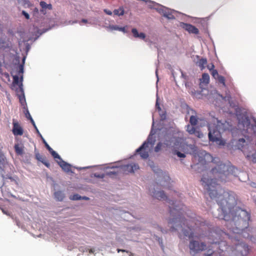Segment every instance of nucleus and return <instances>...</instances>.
<instances>
[{
  "label": "nucleus",
  "mask_w": 256,
  "mask_h": 256,
  "mask_svg": "<svg viewBox=\"0 0 256 256\" xmlns=\"http://www.w3.org/2000/svg\"><path fill=\"white\" fill-rule=\"evenodd\" d=\"M202 185L207 191L212 199L216 198V202L220 208L214 209L212 213L214 218L224 220L226 226L232 232L236 234L231 238L233 245L228 246L226 241L220 238L226 234L223 231L219 233L211 231L208 238L212 240L210 243L218 244V248L222 252H226L228 254L231 252L230 256H248L250 248L248 245L239 238L243 237L252 240V236L248 233L250 229L248 228V221L250 220V214L244 210L236 207L237 198L236 194L232 192H225L220 188L215 180L203 176L201 179Z\"/></svg>",
  "instance_id": "obj_1"
},
{
  "label": "nucleus",
  "mask_w": 256,
  "mask_h": 256,
  "mask_svg": "<svg viewBox=\"0 0 256 256\" xmlns=\"http://www.w3.org/2000/svg\"><path fill=\"white\" fill-rule=\"evenodd\" d=\"M170 206V218L168 222L170 231L174 232L177 231L179 234V237L184 236L192 238L194 236V231L199 226H201L202 222L194 218L188 220L182 216L183 210L182 206L176 204L172 200H169Z\"/></svg>",
  "instance_id": "obj_2"
},
{
  "label": "nucleus",
  "mask_w": 256,
  "mask_h": 256,
  "mask_svg": "<svg viewBox=\"0 0 256 256\" xmlns=\"http://www.w3.org/2000/svg\"><path fill=\"white\" fill-rule=\"evenodd\" d=\"M236 170V168L232 166L220 162L212 169L210 173L216 179L221 182H226L230 176L234 175Z\"/></svg>",
  "instance_id": "obj_3"
},
{
  "label": "nucleus",
  "mask_w": 256,
  "mask_h": 256,
  "mask_svg": "<svg viewBox=\"0 0 256 256\" xmlns=\"http://www.w3.org/2000/svg\"><path fill=\"white\" fill-rule=\"evenodd\" d=\"M217 125L215 126L214 124H208V138L210 141L216 142V144L219 146H224L226 142L222 138L220 134V130H223L220 126V124H222L216 120Z\"/></svg>",
  "instance_id": "obj_4"
},
{
  "label": "nucleus",
  "mask_w": 256,
  "mask_h": 256,
  "mask_svg": "<svg viewBox=\"0 0 256 256\" xmlns=\"http://www.w3.org/2000/svg\"><path fill=\"white\" fill-rule=\"evenodd\" d=\"M189 248L190 254L193 256H196L197 254L206 250H207V253L204 254L203 256H212L214 254V251L212 248H210V246L207 247L205 242H200L198 240H190Z\"/></svg>",
  "instance_id": "obj_5"
},
{
  "label": "nucleus",
  "mask_w": 256,
  "mask_h": 256,
  "mask_svg": "<svg viewBox=\"0 0 256 256\" xmlns=\"http://www.w3.org/2000/svg\"><path fill=\"white\" fill-rule=\"evenodd\" d=\"M154 144V142L152 138L148 136L147 141L144 142L143 144L136 150V152H140V154L142 158L146 159L149 156V145L150 144L151 146H152Z\"/></svg>",
  "instance_id": "obj_6"
},
{
  "label": "nucleus",
  "mask_w": 256,
  "mask_h": 256,
  "mask_svg": "<svg viewBox=\"0 0 256 256\" xmlns=\"http://www.w3.org/2000/svg\"><path fill=\"white\" fill-rule=\"evenodd\" d=\"M12 124V132L14 136H22L24 134V130L20 124L16 120H13Z\"/></svg>",
  "instance_id": "obj_7"
},
{
  "label": "nucleus",
  "mask_w": 256,
  "mask_h": 256,
  "mask_svg": "<svg viewBox=\"0 0 256 256\" xmlns=\"http://www.w3.org/2000/svg\"><path fill=\"white\" fill-rule=\"evenodd\" d=\"M122 170L126 173L134 172V170L139 169V166L138 164L132 163L122 166Z\"/></svg>",
  "instance_id": "obj_8"
},
{
  "label": "nucleus",
  "mask_w": 256,
  "mask_h": 256,
  "mask_svg": "<svg viewBox=\"0 0 256 256\" xmlns=\"http://www.w3.org/2000/svg\"><path fill=\"white\" fill-rule=\"evenodd\" d=\"M150 192L152 196L154 198L158 200H164L165 199L167 198V197L166 196L164 191H156L154 190V188L152 190H150Z\"/></svg>",
  "instance_id": "obj_9"
},
{
  "label": "nucleus",
  "mask_w": 256,
  "mask_h": 256,
  "mask_svg": "<svg viewBox=\"0 0 256 256\" xmlns=\"http://www.w3.org/2000/svg\"><path fill=\"white\" fill-rule=\"evenodd\" d=\"M34 154L35 158L38 160L42 162L48 168H50V164L44 156L41 155L38 151L35 150Z\"/></svg>",
  "instance_id": "obj_10"
},
{
  "label": "nucleus",
  "mask_w": 256,
  "mask_h": 256,
  "mask_svg": "<svg viewBox=\"0 0 256 256\" xmlns=\"http://www.w3.org/2000/svg\"><path fill=\"white\" fill-rule=\"evenodd\" d=\"M183 28L190 34H197L199 33V30L196 26L188 24H183Z\"/></svg>",
  "instance_id": "obj_11"
},
{
  "label": "nucleus",
  "mask_w": 256,
  "mask_h": 256,
  "mask_svg": "<svg viewBox=\"0 0 256 256\" xmlns=\"http://www.w3.org/2000/svg\"><path fill=\"white\" fill-rule=\"evenodd\" d=\"M56 162L64 172H69L71 170L70 164L66 162L62 159L60 161L56 160Z\"/></svg>",
  "instance_id": "obj_12"
},
{
  "label": "nucleus",
  "mask_w": 256,
  "mask_h": 256,
  "mask_svg": "<svg viewBox=\"0 0 256 256\" xmlns=\"http://www.w3.org/2000/svg\"><path fill=\"white\" fill-rule=\"evenodd\" d=\"M171 145V142L170 140H166L163 144L161 142H158L156 146L154 148V151L156 152H158L162 147L163 146L164 147H168Z\"/></svg>",
  "instance_id": "obj_13"
},
{
  "label": "nucleus",
  "mask_w": 256,
  "mask_h": 256,
  "mask_svg": "<svg viewBox=\"0 0 256 256\" xmlns=\"http://www.w3.org/2000/svg\"><path fill=\"white\" fill-rule=\"evenodd\" d=\"M6 163V158L2 150L0 149V169H2Z\"/></svg>",
  "instance_id": "obj_14"
},
{
  "label": "nucleus",
  "mask_w": 256,
  "mask_h": 256,
  "mask_svg": "<svg viewBox=\"0 0 256 256\" xmlns=\"http://www.w3.org/2000/svg\"><path fill=\"white\" fill-rule=\"evenodd\" d=\"M16 153L18 155L22 156L24 153V146L22 145L16 144L14 146Z\"/></svg>",
  "instance_id": "obj_15"
},
{
  "label": "nucleus",
  "mask_w": 256,
  "mask_h": 256,
  "mask_svg": "<svg viewBox=\"0 0 256 256\" xmlns=\"http://www.w3.org/2000/svg\"><path fill=\"white\" fill-rule=\"evenodd\" d=\"M132 32L134 38H138L142 40H144L146 38V34L143 32L138 33V30L134 28L132 30Z\"/></svg>",
  "instance_id": "obj_16"
},
{
  "label": "nucleus",
  "mask_w": 256,
  "mask_h": 256,
  "mask_svg": "<svg viewBox=\"0 0 256 256\" xmlns=\"http://www.w3.org/2000/svg\"><path fill=\"white\" fill-rule=\"evenodd\" d=\"M196 64L201 70H203L207 64V60L206 58H201L197 62Z\"/></svg>",
  "instance_id": "obj_17"
},
{
  "label": "nucleus",
  "mask_w": 256,
  "mask_h": 256,
  "mask_svg": "<svg viewBox=\"0 0 256 256\" xmlns=\"http://www.w3.org/2000/svg\"><path fill=\"white\" fill-rule=\"evenodd\" d=\"M200 84H208L210 82V76L208 74L204 73L202 74V77L200 79Z\"/></svg>",
  "instance_id": "obj_18"
},
{
  "label": "nucleus",
  "mask_w": 256,
  "mask_h": 256,
  "mask_svg": "<svg viewBox=\"0 0 256 256\" xmlns=\"http://www.w3.org/2000/svg\"><path fill=\"white\" fill-rule=\"evenodd\" d=\"M54 196L55 198L58 201H62L64 198V194L61 191H57L55 192L54 194Z\"/></svg>",
  "instance_id": "obj_19"
},
{
  "label": "nucleus",
  "mask_w": 256,
  "mask_h": 256,
  "mask_svg": "<svg viewBox=\"0 0 256 256\" xmlns=\"http://www.w3.org/2000/svg\"><path fill=\"white\" fill-rule=\"evenodd\" d=\"M25 60H26V57L24 56L22 60V64H19L17 67V70H18V74H22L24 72V64Z\"/></svg>",
  "instance_id": "obj_20"
},
{
  "label": "nucleus",
  "mask_w": 256,
  "mask_h": 256,
  "mask_svg": "<svg viewBox=\"0 0 256 256\" xmlns=\"http://www.w3.org/2000/svg\"><path fill=\"white\" fill-rule=\"evenodd\" d=\"M246 144V140L244 138H240L237 143L236 146L238 149L242 150Z\"/></svg>",
  "instance_id": "obj_21"
},
{
  "label": "nucleus",
  "mask_w": 256,
  "mask_h": 256,
  "mask_svg": "<svg viewBox=\"0 0 256 256\" xmlns=\"http://www.w3.org/2000/svg\"><path fill=\"white\" fill-rule=\"evenodd\" d=\"M20 90L22 92V94L18 96L19 100L22 105L24 106L26 104V99L24 98L23 90L22 88H20Z\"/></svg>",
  "instance_id": "obj_22"
},
{
  "label": "nucleus",
  "mask_w": 256,
  "mask_h": 256,
  "mask_svg": "<svg viewBox=\"0 0 256 256\" xmlns=\"http://www.w3.org/2000/svg\"><path fill=\"white\" fill-rule=\"evenodd\" d=\"M40 6L42 8H48V10L52 9V6L51 4H47L46 2L42 1L40 2Z\"/></svg>",
  "instance_id": "obj_23"
},
{
  "label": "nucleus",
  "mask_w": 256,
  "mask_h": 256,
  "mask_svg": "<svg viewBox=\"0 0 256 256\" xmlns=\"http://www.w3.org/2000/svg\"><path fill=\"white\" fill-rule=\"evenodd\" d=\"M216 80H218V82L221 84L223 86L226 87V80H225V78L224 76L220 75L216 78Z\"/></svg>",
  "instance_id": "obj_24"
},
{
  "label": "nucleus",
  "mask_w": 256,
  "mask_h": 256,
  "mask_svg": "<svg viewBox=\"0 0 256 256\" xmlns=\"http://www.w3.org/2000/svg\"><path fill=\"white\" fill-rule=\"evenodd\" d=\"M190 122L192 126H196L198 122L197 117L196 116L192 115L190 117Z\"/></svg>",
  "instance_id": "obj_25"
},
{
  "label": "nucleus",
  "mask_w": 256,
  "mask_h": 256,
  "mask_svg": "<svg viewBox=\"0 0 256 256\" xmlns=\"http://www.w3.org/2000/svg\"><path fill=\"white\" fill-rule=\"evenodd\" d=\"M163 15L164 17L167 18L168 19H173L174 18L173 14L171 12H170L168 10H164Z\"/></svg>",
  "instance_id": "obj_26"
},
{
  "label": "nucleus",
  "mask_w": 256,
  "mask_h": 256,
  "mask_svg": "<svg viewBox=\"0 0 256 256\" xmlns=\"http://www.w3.org/2000/svg\"><path fill=\"white\" fill-rule=\"evenodd\" d=\"M113 12L114 15L122 16L124 14V10L123 8H120L118 9L114 10Z\"/></svg>",
  "instance_id": "obj_27"
},
{
  "label": "nucleus",
  "mask_w": 256,
  "mask_h": 256,
  "mask_svg": "<svg viewBox=\"0 0 256 256\" xmlns=\"http://www.w3.org/2000/svg\"><path fill=\"white\" fill-rule=\"evenodd\" d=\"M8 64V62H7L4 60V56H0V66H4L6 68V66Z\"/></svg>",
  "instance_id": "obj_28"
},
{
  "label": "nucleus",
  "mask_w": 256,
  "mask_h": 256,
  "mask_svg": "<svg viewBox=\"0 0 256 256\" xmlns=\"http://www.w3.org/2000/svg\"><path fill=\"white\" fill-rule=\"evenodd\" d=\"M250 122L248 118H245L244 120L242 122V124L244 127H246V128H248L250 126Z\"/></svg>",
  "instance_id": "obj_29"
},
{
  "label": "nucleus",
  "mask_w": 256,
  "mask_h": 256,
  "mask_svg": "<svg viewBox=\"0 0 256 256\" xmlns=\"http://www.w3.org/2000/svg\"><path fill=\"white\" fill-rule=\"evenodd\" d=\"M13 84H17V85H22V84L21 82L19 80V77L17 75L13 76Z\"/></svg>",
  "instance_id": "obj_30"
},
{
  "label": "nucleus",
  "mask_w": 256,
  "mask_h": 256,
  "mask_svg": "<svg viewBox=\"0 0 256 256\" xmlns=\"http://www.w3.org/2000/svg\"><path fill=\"white\" fill-rule=\"evenodd\" d=\"M50 153L54 159H58V161H60L62 159L59 154L54 150H52Z\"/></svg>",
  "instance_id": "obj_31"
},
{
  "label": "nucleus",
  "mask_w": 256,
  "mask_h": 256,
  "mask_svg": "<svg viewBox=\"0 0 256 256\" xmlns=\"http://www.w3.org/2000/svg\"><path fill=\"white\" fill-rule=\"evenodd\" d=\"M246 157L248 159H250L253 162H256V152H255L254 154H252V155L247 154Z\"/></svg>",
  "instance_id": "obj_32"
},
{
  "label": "nucleus",
  "mask_w": 256,
  "mask_h": 256,
  "mask_svg": "<svg viewBox=\"0 0 256 256\" xmlns=\"http://www.w3.org/2000/svg\"><path fill=\"white\" fill-rule=\"evenodd\" d=\"M186 130L190 134H194V133L196 132V129L194 126L188 125V126Z\"/></svg>",
  "instance_id": "obj_33"
},
{
  "label": "nucleus",
  "mask_w": 256,
  "mask_h": 256,
  "mask_svg": "<svg viewBox=\"0 0 256 256\" xmlns=\"http://www.w3.org/2000/svg\"><path fill=\"white\" fill-rule=\"evenodd\" d=\"M70 198L71 200H80L82 198V196L78 194H74L72 196H71Z\"/></svg>",
  "instance_id": "obj_34"
},
{
  "label": "nucleus",
  "mask_w": 256,
  "mask_h": 256,
  "mask_svg": "<svg viewBox=\"0 0 256 256\" xmlns=\"http://www.w3.org/2000/svg\"><path fill=\"white\" fill-rule=\"evenodd\" d=\"M28 114L29 115V116H30V120L31 122L32 123V125L34 126V128H36V130L37 132H38V134H39L40 135V136H41V137H42V135L40 134V132H39V131H38V128H36V124H35V122H34V120H33V119H32V116H30V114L29 113V112H28Z\"/></svg>",
  "instance_id": "obj_35"
},
{
  "label": "nucleus",
  "mask_w": 256,
  "mask_h": 256,
  "mask_svg": "<svg viewBox=\"0 0 256 256\" xmlns=\"http://www.w3.org/2000/svg\"><path fill=\"white\" fill-rule=\"evenodd\" d=\"M210 72L212 76L214 79H216V78L220 76L216 70L214 69L212 71H210Z\"/></svg>",
  "instance_id": "obj_36"
},
{
  "label": "nucleus",
  "mask_w": 256,
  "mask_h": 256,
  "mask_svg": "<svg viewBox=\"0 0 256 256\" xmlns=\"http://www.w3.org/2000/svg\"><path fill=\"white\" fill-rule=\"evenodd\" d=\"M174 154H176L180 158H185L186 157V155L184 154H182V153L180 152L176 151V150H175L174 152Z\"/></svg>",
  "instance_id": "obj_37"
},
{
  "label": "nucleus",
  "mask_w": 256,
  "mask_h": 256,
  "mask_svg": "<svg viewBox=\"0 0 256 256\" xmlns=\"http://www.w3.org/2000/svg\"><path fill=\"white\" fill-rule=\"evenodd\" d=\"M113 28L115 30H118L120 31L123 32H126V28L124 27H118V26H114Z\"/></svg>",
  "instance_id": "obj_38"
},
{
  "label": "nucleus",
  "mask_w": 256,
  "mask_h": 256,
  "mask_svg": "<svg viewBox=\"0 0 256 256\" xmlns=\"http://www.w3.org/2000/svg\"><path fill=\"white\" fill-rule=\"evenodd\" d=\"M194 134L199 138H201L203 136V134L197 130H196V132L194 133Z\"/></svg>",
  "instance_id": "obj_39"
},
{
  "label": "nucleus",
  "mask_w": 256,
  "mask_h": 256,
  "mask_svg": "<svg viewBox=\"0 0 256 256\" xmlns=\"http://www.w3.org/2000/svg\"><path fill=\"white\" fill-rule=\"evenodd\" d=\"M254 124L252 125V129L254 134H256V120H254Z\"/></svg>",
  "instance_id": "obj_40"
},
{
  "label": "nucleus",
  "mask_w": 256,
  "mask_h": 256,
  "mask_svg": "<svg viewBox=\"0 0 256 256\" xmlns=\"http://www.w3.org/2000/svg\"><path fill=\"white\" fill-rule=\"evenodd\" d=\"M45 146L50 152L53 150V149L48 144L47 142H45Z\"/></svg>",
  "instance_id": "obj_41"
},
{
  "label": "nucleus",
  "mask_w": 256,
  "mask_h": 256,
  "mask_svg": "<svg viewBox=\"0 0 256 256\" xmlns=\"http://www.w3.org/2000/svg\"><path fill=\"white\" fill-rule=\"evenodd\" d=\"M22 14L25 16L27 20H28L30 18V16L26 12L23 10L22 12Z\"/></svg>",
  "instance_id": "obj_42"
},
{
  "label": "nucleus",
  "mask_w": 256,
  "mask_h": 256,
  "mask_svg": "<svg viewBox=\"0 0 256 256\" xmlns=\"http://www.w3.org/2000/svg\"><path fill=\"white\" fill-rule=\"evenodd\" d=\"M94 176L98 178H104V174H94Z\"/></svg>",
  "instance_id": "obj_43"
},
{
  "label": "nucleus",
  "mask_w": 256,
  "mask_h": 256,
  "mask_svg": "<svg viewBox=\"0 0 256 256\" xmlns=\"http://www.w3.org/2000/svg\"><path fill=\"white\" fill-rule=\"evenodd\" d=\"M6 43L4 40H0V48H4L6 46Z\"/></svg>",
  "instance_id": "obj_44"
},
{
  "label": "nucleus",
  "mask_w": 256,
  "mask_h": 256,
  "mask_svg": "<svg viewBox=\"0 0 256 256\" xmlns=\"http://www.w3.org/2000/svg\"><path fill=\"white\" fill-rule=\"evenodd\" d=\"M208 68L210 70V71H212V70L214 69V66L213 64H212L211 66L208 65L207 66Z\"/></svg>",
  "instance_id": "obj_45"
},
{
  "label": "nucleus",
  "mask_w": 256,
  "mask_h": 256,
  "mask_svg": "<svg viewBox=\"0 0 256 256\" xmlns=\"http://www.w3.org/2000/svg\"><path fill=\"white\" fill-rule=\"evenodd\" d=\"M104 12H105V13H106V14H108V15H110H110H112V12L110 10H107V9H105V10H104Z\"/></svg>",
  "instance_id": "obj_46"
},
{
  "label": "nucleus",
  "mask_w": 256,
  "mask_h": 256,
  "mask_svg": "<svg viewBox=\"0 0 256 256\" xmlns=\"http://www.w3.org/2000/svg\"><path fill=\"white\" fill-rule=\"evenodd\" d=\"M106 174H107V175L111 176V175H112V174H116V172H107Z\"/></svg>",
  "instance_id": "obj_47"
},
{
  "label": "nucleus",
  "mask_w": 256,
  "mask_h": 256,
  "mask_svg": "<svg viewBox=\"0 0 256 256\" xmlns=\"http://www.w3.org/2000/svg\"><path fill=\"white\" fill-rule=\"evenodd\" d=\"M150 166L152 168V170L154 172H158L156 171V167L154 166L153 165H152L151 164H150Z\"/></svg>",
  "instance_id": "obj_48"
},
{
  "label": "nucleus",
  "mask_w": 256,
  "mask_h": 256,
  "mask_svg": "<svg viewBox=\"0 0 256 256\" xmlns=\"http://www.w3.org/2000/svg\"><path fill=\"white\" fill-rule=\"evenodd\" d=\"M90 198L87 196H82L81 200H88Z\"/></svg>",
  "instance_id": "obj_49"
},
{
  "label": "nucleus",
  "mask_w": 256,
  "mask_h": 256,
  "mask_svg": "<svg viewBox=\"0 0 256 256\" xmlns=\"http://www.w3.org/2000/svg\"><path fill=\"white\" fill-rule=\"evenodd\" d=\"M118 252H126L127 253L129 252L126 251V250H119V249L118 250Z\"/></svg>",
  "instance_id": "obj_50"
},
{
  "label": "nucleus",
  "mask_w": 256,
  "mask_h": 256,
  "mask_svg": "<svg viewBox=\"0 0 256 256\" xmlns=\"http://www.w3.org/2000/svg\"><path fill=\"white\" fill-rule=\"evenodd\" d=\"M82 22H84V23H86L88 22V20L86 19H82Z\"/></svg>",
  "instance_id": "obj_51"
},
{
  "label": "nucleus",
  "mask_w": 256,
  "mask_h": 256,
  "mask_svg": "<svg viewBox=\"0 0 256 256\" xmlns=\"http://www.w3.org/2000/svg\"><path fill=\"white\" fill-rule=\"evenodd\" d=\"M190 110L192 112V114H196V112L193 110L191 109Z\"/></svg>",
  "instance_id": "obj_52"
},
{
  "label": "nucleus",
  "mask_w": 256,
  "mask_h": 256,
  "mask_svg": "<svg viewBox=\"0 0 256 256\" xmlns=\"http://www.w3.org/2000/svg\"><path fill=\"white\" fill-rule=\"evenodd\" d=\"M26 116L28 118L30 119V116H29V115L28 114V113L27 112L26 114Z\"/></svg>",
  "instance_id": "obj_53"
},
{
  "label": "nucleus",
  "mask_w": 256,
  "mask_h": 256,
  "mask_svg": "<svg viewBox=\"0 0 256 256\" xmlns=\"http://www.w3.org/2000/svg\"><path fill=\"white\" fill-rule=\"evenodd\" d=\"M212 162H214V161L215 160V159H214V158H212Z\"/></svg>",
  "instance_id": "obj_54"
},
{
  "label": "nucleus",
  "mask_w": 256,
  "mask_h": 256,
  "mask_svg": "<svg viewBox=\"0 0 256 256\" xmlns=\"http://www.w3.org/2000/svg\"><path fill=\"white\" fill-rule=\"evenodd\" d=\"M207 156H210V154H206V155H205V157H207Z\"/></svg>",
  "instance_id": "obj_55"
},
{
  "label": "nucleus",
  "mask_w": 256,
  "mask_h": 256,
  "mask_svg": "<svg viewBox=\"0 0 256 256\" xmlns=\"http://www.w3.org/2000/svg\"><path fill=\"white\" fill-rule=\"evenodd\" d=\"M130 256H134L133 254L131 252H130Z\"/></svg>",
  "instance_id": "obj_56"
},
{
  "label": "nucleus",
  "mask_w": 256,
  "mask_h": 256,
  "mask_svg": "<svg viewBox=\"0 0 256 256\" xmlns=\"http://www.w3.org/2000/svg\"><path fill=\"white\" fill-rule=\"evenodd\" d=\"M43 142L45 144V142H46L44 140H43Z\"/></svg>",
  "instance_id": "obj_57"
},
{
  "label": "nucleus",
  "mask_w": 256,
  "mask_h": 256,
  "mask_svg": "<svg viewBox=\"0 0 256 256\" xmlns=\"http://www.w3.org/2000/svg\"><path fill=\"white\" fill-rule=\"evenodd\" d=\"M3 212H4V214H6V211H4V210H2Z\"/></svg>",
  "instance_id": "obj_58"
},
{
  "label": "nucleus",
  "mask_w": 256,
  "mask_h": 256,
  "mask_svg": "<svg viewBox=\"0 0 256 256\" xmlns=\"http://www.w3.org/2000/svg\"><path fill=\"white\" fill-rule=\"evenodd\" d=\"M6 75L8 76V74H6Z\"/></svg>",
  "instance_id": "obj_59"
}]
</instances>
